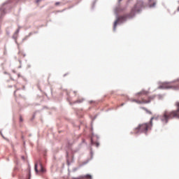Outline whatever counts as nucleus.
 <instances>
[{
	"label": "nucleus",
	"mask_w": 179,
	"mask_h": 179,
	"mask_svg": "<svg viewBox=\"0 0 179 179\" xmlns=\"http://www.w3.org/2000/svg\"><path fill=\"white\" fill-rule=\"evenodd\" d=\"M175 106L176 107V110H164L159 116V120L162 124H168L169 120H173V118H179V101L175 103Z\"/></svg>",
	"instance_id": "1"
},
{
	"label": "nucleus",
	"mask_w": 179,
	"mask_h": 179,
	"mask_svg": "<svg viewBox=\"0 0 179 179\" xmlns=\"http://www.w3.org/2000/svg\"><path fill=\"white\" fill-rule=\"evenodd\" d=\"M143 7V3L142 1H138L136 3V4L134 6V8H131L130 13L127 15H123L119 17L114 22L113 25V30H115L117 29V25L120 22H124L127 20V18H131L134 17L135 16V13H138V12H141V9Z\"/></svg>",
	"instance_id": "2"
},
{
	"label": "nucleus",
	"mask_w": 179,
	"mask_h": 179,
	"mask_svg": "<svg viewBox=\"0 0 179 179\" xmlns=\"http://www.w3.org/2000/svg\"><path fill=\"white\" fill-rule=\"evenodd\" d=\"M149 91H146L145 90H141V92L136 94V97H141V99H132L134 103H136L137 104H148L150 103V101L155 100L156 98L155 95H152L148 97V99L143 98V96H148Z\"/></svg>",
	"instance_id": "3"
},
{
	"label": "nucleus",
	"mask_w": 179,
	"mask_h": 179,
	"mask_svg": "<svg viewBox=\"0 0 179 179\" xmlns=\"http://www.w3.org/2000/svg\"><path fill=\"white\" fill-rule=\"evenodd\" d=\"M154 119V117H152L150 122L138 124V127L134 129L131 134H134L136 135L138 134H148V131L152 128V122Z\"/></svg>",
	"instance_id": "4"
},
{
	"label": "nucleus",
	"mask_w": 179,
	"mask_h": 179,
	"mask_svg": "<svg viewBox=\"0 0 179 179\" xmlns=\"http://www.w3.org/2000/svg\"><path fill=\"white\" fill-rule=\"evenodd\" d=\"M35 171L36 173H45V169L43 167L41 162L39 164V170L37 169V164H35Z\"/></svg>",
	"instance_id": "5"
},
{
	"label": "nucleus",
	"mask_w": 179,
	"mask_h": 179,
	"mask_svg": "<svg viewBox=\"0 0 179 179\" xmlns=\"http://www.w3.org/2000/svg\"><path fill=\"white\" fill-rule=\"evenodd\" d=\"M73 179H92V176L87 174L85 176H80L78 178H74Z\"/></svg>",
	"instance_id": "6"
},
{
	"label": "nucleus",
	"mask_w": 179,
	"mask_h": 179,
	"mask_svg": "<svg viewBox=\"0 0 179 179\" xmlns=\"http://www.w3.org/2000/svg\"><path fill=\"white\" fill-rule=\"evenodd\" d=\"M155 6H156V1L155 0L148 1V6L150 8H155Z\"/></svg>",
	"instance_id": "7"
},
{
	"label": "nucleus",
	"mask_w": 179,
	"mask_h": 179,
	"mask_svg": "<svg viewBox=\"0 0 179 179\" xmlns=\"http://www.w3.org/2000/svg\"><path fill=\"white\" fill-rule=\"evenodd\" d=\"M165 88L166 89H170V88H172L174 90H179V84L178 85H173V86H165Z\"/></svg>",
	"instance_id": "8"
},
{
	"label": "nucleus",
	"mask_w": 179,
	"mask_h": 179,
	"mask_svg": "<svg viewBox=\"0 0 179 179\" xmlns=\"http://www.w3.org/2000/svg\"><path fill=\"white\" fill-rule=\"evenodd\" d=\"M84 100L85 99H79L78 100H77L76 101V103H83Z\"/></svg>",
	"instance_id": "9"
},
{
	"label": "nucleus",
	"mask_w": 179,
	"mask_h": 179,
	"mask_svg": "<svg viewBox=\"0 0 179 179\" xmlns=\"http://www.w3.org/2000/svg\"><path fill=\"white\" fill-rule=\"evenodd\" d=\"M143 110H145L148 114H152V112L150 110H148L146 108H143Z\"/></svg>",
	"instance_id": "10"
},
{
	"label": "nucleus",
	"mask_w": 179,
	"mask_h": 179,
	"mask_svg": "<svg viewBox=\"0 0 179 179\" xmlns=\"http://www.w3.org/2000/svg\"><path fill=\"white\" fill-rule=\"evenodd\" d=\"M20 122H23V117L22 116L20 117Z\"/></svg>",
	"instance_id": "11"
},
{
	"label": "nucleus",
	"mask_w": 179,
	"mask_h": 179,
	"mask_svg": "<svg viewBox=\"0 0 179 179\" xmlns=\"http://www.w3.org/2000/svg\"><path fill=\"white\" fill-rule=\"evenodd\" d=\"M55 5H56V6L59 5V2H56V3H55Z\"/></svg>",
	"instance_id": "12"
},
{
	"label": "nucleus",
	"mask_w": 179,
	"mask_h": 179,
	"mask_svg": "<svg viewBox=\"0 0 179 179\" xmlns=\"http://www.w3.org/2000/svg\"><path fill=\"white\" fill-rule=\"evenodd\" d=\"M119 1H121V0H119Z\"/></svg>",
	"instance_id": "13"
}]
</instances>
